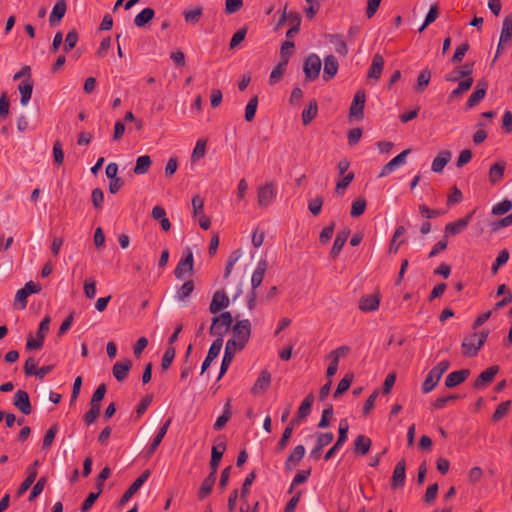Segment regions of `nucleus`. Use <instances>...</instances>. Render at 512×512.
<instances>
[{
  "instance_id": "obj_6",
  "label": "nucleus",
  "mask_w": 512,
  "mask_h": 512,
  "mask_svg": "<svg viewBox=\"0 0 512 512\" xmlns=\"http://www.w3.org/2000/svg\"><path fill=\"white\" fill-rule=\"evenodd\" d=\"M512 41V13L505 16L502 23V30L500 32L499 42L497 46L496 55L494 61L499 55L510 46Z\"/></svg>"
},
{
  "instance_id": "obj_28",
  "label": "nucleus",
  "mask_w": 512,
  "mask_h": 512,
  "mask_svg": "<svg viewBox=\"0 0 512 512\" xmlns=\"http://www.w3.org/2000/svg\"><path fill=\"white\" fill-rule=\"evenodd\" d=\"M452 153L449 150H442L434 158L431 165V170L435 173H441L447 163L451 160Z\"/></svg>"
},
{
  "instance_id": "obj_10",
  "label": "nucleus",
  "mask_w": 512,
  "mask_h": 512,
  "mask_svg": "<svg viewBox=\"0 0 512 512\" xmlns=\"http://www.w3.org/2000/svg\"><path fill=\"white\" fill-rule=\"evenodd\" d=\"M50 317L46 316L39 324V330L35 337H29L26 343V348L29 350L39 349L44 342L45 335L49 331Z\"/></svg>"
},
{
  "instance_id": "obj_11",
  "label": "nucleus",
  "mask_w": 512,
  "mask_h": 512,
  "mask_svg": "<svg viewBox=\"0 0 512 512\" xmlns=\"http://www.w3.org/2000/svg\"><path fill=\"white\" fill-rule=\"evenodd\" d=\"M349 350H350V348L348 346L344 345V346H340L337 349L331 351L327 355V358L330 360V363L326 370L327 377H332L336 374V372L338 370V365H339L340 359L345 357L348 354Z\"/></svg>"
},
{
  "instance_id": "obj_55",
  "label": "nucleus",
  "mask_w": 512,
  "mask_h": 512,
  "mask_svg": "<svg viewBox=\"0 0 512 512\" xmlns=\"http://www.w3.org/2000/svg\"><path fill=\"white\" fill-rule=\"evenodd\" d=\"M78 38V33L75 29L67 33L63 46V49L66 53L71 51L76 46Z\"/></svg>"
},
{
  "instance_id": "obj_22",
  "label": "nucleus",
  "mask_w": 512,
  "mask_h": 512,
  "mask_svg": "<svg viewBox=\"0 0 512 512\" xmlns=\"http://www.w3.org/2000/svg\"><path fill=\"white\" fill-rule=\"evenodd\" d=\"M384 68V58L379 53H376L372 58L371 66L369 67L367 78L378 81L381 77Z\"/></svg>"
},
{
  "instance_id": "obj_45",
  "label": "nucleus",
  "mask_w": 512,
  "mask_h": 512,
  "mask_svg": "<svg viewBox=\"0 0 512 512\" xmlns=\"http://www.w3.org/2000/svg\"><path fill=\"white\" fill-rule=\"evenodd\" d=\"M330 43H332L335 47V51L342 55L346 56L348 54V47L346 42L343 40L342 36L339 34L330 35Z\"/></svg>"
},
{
  "instance_id": "obj_42",
  "label": "nucleus",
  "mask_w": 512,
  "mask_h": 512,
  "mask_svg": "<svg viewBox=\"0 0 512 512\" xmlns=\"http://www.w3.org/2000/svg\"><path fill=\"white\" fill-rule=\"evenodd\" d=\"M231 415H232L231 401L228 400L224 405L222 415H220L214 423V429H216V430L222 429L226 425V423L229 421V419L231 418Z\"/></svg>"
},
{
  "instance_id": "obj_64",
  "label": "nucleus",
  "mask_w": 512,
  "mask_h": 512,
  "mask_svg": "<svg viewBox=\"0 0 512 512\" xmlns=\"http://www.w3.org/2000/svg\"><path fill=\"white\" fill-rule=\"evenodd\" d=\"M334 439V435L332 432H326V433H319L316 436V445L323 449L327 445H329Z\"/></svg>"
},
{
  "instance_id": "obj_15",
  "label": "nucleus",
  "mask_w": 512,
  "mask_h": 512,
  "mask_svg": "<svg viewBox=\"0 0 512 512\" xmlns=\"http://www.w3.org/2000/svg\"><path fill=\"white\" fill-rule=\"evenodd\" d=\"M225 450H226V444H225L224 440L217 439L216 443L212 446V449H211V461H210L211 472L210 473L217 474V469H218L219 463L221 461V458H222Z\"/></svg>"
},
{
  "instance_id": "obj_56",
  "label": "nucleus",
  "mask_w": 512,
  "mask_h": 512,
  "mask_svg": "<svg viewBox=\"0 0 512 512\" xmlns=\"http://www.w3.org/2000/svg\"><path fill=\"white\" fill-rule=\"evenodd\" d=\"M367 202L364 198L356 199L351 206L350 215L352 217H359L366 209Z\"/></svg>"
},
{
  "instance_id": "obj_37",
  "label": "nucleus",
  "mask_w": 512,
  "mask_h": 512,
  "mask_svg": "<svg viewBox=\"0 0 512 512\" xmlns=\"http://www.w3.org/2000/svg\"><path fill=\"white\" fill-rule=\"evenodd\" d=\"M151 164L152 160L149 155L139 156L136 160V165L133 169V172L136 175L146 174L149 171Z\"/></svg>"
},
{
  "instance_id": "obj_21",
  "label": "nucleus",
  "mask_w": 512,
  "mask_h": 512,
  "mask_svg": "<svg viewBox=\"0 0 512 512\" xmlns=\"http://www.w3.org/2000/svg\"><path fill=\"white\" fill-rule=\"evenodd\" d=\"M410 153V149H406L402 151L400 154L395 156L392 160H390L387 164H385L379 174V177L386 176L394 171L398 166L402 165L406 161L407 155Z\"/></svg>"
},
{
  "instance_id": "obj_14",
  "label": "nucleus",
  "mask_w": 512,
  "mask_h": 512,
  "mask_svg": "<svg viewBox=\"0 0 512 512\" xmlns=\"http://www.w3.org/2000/svg\"><path fill=\"white\" fill-rule=\"evenodd\" d=\"M365 92L364 90H358L354 95L352 104L350 106L349 114L350 117H355L360 120L364 117V107H365Z\"/></svg>"
},
{
  "instance_id": "obj_38",
  "label": "nucleus",
  "mask_w": 512,
  "mask_h": 512,
  "mask_svg": "<svg viewBox=\"0 0 512 512\" xmlns=\"http://www.w3.org/2000/svg\"><path fill=\"white\" fill-rule=\"evenodd\" d=\"M155 17V11L152 8H144L134 18V23L137 27H144Z\"/></svg>"
},
{
  "instance_id": "obj_59",
  "label": "nucleus",
  "mask_w": 512,
  "mask_h": 512,
  "mask_svg": "<svg viewBox=\"0 0 512 512\" xmlns=\"http://www.w3.org/2000/svg\"><path fill=\"white\" fill-rule=\"evenodd\" d=\"M439 15V11H438V6L435 4V5H432L430 7V10L428 11L426 17H425V20H424V23L422 24V26L419 28V32H423L424 29L429 25L431 24L432 22H434L436 20V18L438 17Z\"/></svg>"
},
{
  "instance_id": "obj_43",
  "label": "nucleus",
  "mask_w": 512,
  "mask_h": 512,
  "mask_svg": "<svg viewBox=\"0 0 512 512\" xmlns=\"http://www.w3.org/2000/svg\"><path fill=\"white\" fill-rule=\"evenodd\" d=\"M318 113V106L316 100L310 101L307 108L302 112V122L304 125H308Z\"/></svg>"
},
{
  "instance_id": "obj_17",
  "label": "nucleus",
  "mask_w": 512,
  "mask_h": 512,
  "mask_svg": "<svg viewBox=\"0 0 512 512\" xmlns=\"http://www.w3.org/2000/svg\"><path fill=\"white\" fill-rule=\"evenodd\" d=\"M406 481V463L405 460H400L394 467L393 475L391 478L392 488H402Z\"/></svg>"
},
{
  "instance_id": "obj_27",
  "label": "nucleus",
  "mask_w": 512,
  "mask_h": 512,
  "mask_svg": "<svg viewBox=\"0 0 512 512\" xmlns=\"http://www.w3.org/2000/svg\"><path fill=\"white\" fill-rule=\"evenodd\" d=\"M499 367L498 366H491L481 372L477 379L475 380L474 387L476 389H480L484 387L485 385L489 384L495 377V375L498 373Z\"/></svg>"
},
{
  "instance_id": "obj_13",
  "label": "nucleus",
  "mask_w": 512,
  "mask_h": 512,
  "mask_svg": "<svg viewBox=\"0 0 512 512\" xmlns=\"http://www.w3.org/2000/svg\"><path fill=\"white\" fill-rule=\"evenodd\" d=\"M276 187L273 182L266 183L258 189V204L261 207L269 206L276 197Z\"/></svg>"
},
{
  "instance_id": "obj_34",
  "label": "nucleus",
  "mask_w": 512,
  "mask_h": 512,
  "mask_svg": "<svg viewBox=\"0 0 512 512\" xmlns=\"http://www.w3.org/2000/svg\"><path fill=\"white\" fill-rule=\"evenodd\" d=\"M67 10V5L65 0H58L54 5L52 12L49 17L50 25L53 26L56 23L60 22V20L64 17Z\"/></svg>"
},
{
  "instance_id": "obj_52",
  "label": "nucleus",
  "mask_w": 512,
  "mask_h": 512,
  "mask_svg": "<svg viewBox=\"0 0 512 512\" xmlns=\"http://www.w3.org/2000/svg\"><path fill=\"white\" fill-rule=\"evenodd\" d=\"M349 425L346 419L340 420L339 423V435L336 441V447H341L347 440Z\"/></svg>"
},
{
  "instance_id": "obj_4",
  "label": "nucleus",
  "mask_w": 512,
  "mask_h": 512,
  "mask_svg": "<svg viewBox=\"0 0 512 512\" xmlns=\"http://www.w3.org/2000/svg\"><path fill=\"white\" fill-rule=\"evenodd\" d=\"M194 268V257L191 248L187 247L175 268V276L177 279H185L191 276Z\"/></svg>"
},
{
  "instance_id": "obj_18",
  "label": "nucleus",
  "mask_w": 512,
  "mask_h": 512,
  "mask_svg": "<svg viewBox=\"0 0 512 512\" xmlns=\"http://www.w3.org/2000/svg\"><path fill=\"white\" fill-rule=\"evenodd\" d=\"M380 296L378 294L364 295L359 300V309L363 312H374L379 308Z\"/></svg>"
},
{
  "instance_id": "obj_19",
  "label": "nucleus",
  "mask_w": 512,
  "mask_h": 512,
  "mask_svg": "<svg viewBox=\"0 0 512 512\" xmlns=\"http://www.w3.org/2000/svg\"><path fill=\"white\" fill-rule=\"evenodd\" d=\"M14 406L19 409L23 414L28 415L31 413V404L29 395L24 390H17L14 396Z\"/></svg>"
},
{
  "instance_id": "obj_9",
  "label": "nucleus",
  "mask_w": 512,
  "mask_h": 512,
  "mask_svg": "<svg viewBox=\"0 0 512 512\" xmlns=\"http://www.w3.org/2000/svg\"><path fill=\"white\" fill-rule=\"evenodd\" d=\"M41 291L40 285L34 283L33 281L27 282L23 288L19 289L15 295V306L23 310L27 305V297L31 294L39 293Z\"/></svg>"
},
{
  "instance_id": "obj_54",
  "label": "nucleus",
  "mask_w": 512,
  "mask_h": 512,
  "mask_svg": "<svg viewBox=\"0 0 512 512\" xmlns=\"http://www.w3.org/2000/svg\"><path fill=\"white\" fill-rule=\"evenodd\" d=\"M202 14L203 9L201 7H196L192 10L185 11L184 18L187 23L196 24L200 21Z\"/></svg>"
},
{
  "instance_id": "obj_49",
  "label": "nucleus",
  "mask_w": 512,
  "mask_h": 512,
  "mask_svg": "<svg viewBox=\"0 0 512 512\" xmlns=\"http://www.w3.org/2000/svg\"><path fill=\"white\" fill-rule=\"evenodd\" d=\"M353 381V374H346L338 383L337 388L334 392V397L337 398L339 395L346 392Z\"/></svg>"
},
{
  "instance_id": "obj_5",
  "label": "nucleus",
  "mask_w": 512,
  "mask_h": 512,
  "mask_svg": "<svg viewBox=\"0 0 512 512\" xmlns=\"http://www.w3.org/2000/svg\"><path fill=\"white\" fill-rule=\"evenodd\" d=\"M294 42L293 41H285L281 46V61L277 64V66L272 70L270 77H269V83L270 85H274L277 83L283 76V74L286 71L288 62H289V55L286 53V48H294Z\"/></svg>"
},
{
  "instance_id": "obj_24",
  "label": "nucleus",
  "mask_w": 512,
  "mask_h": 512,
  "mask_svg": "<svg viewBox=\"0 0 512 512\" xmlns=\"http://www.w3.org/2000/svg\"><path fill=\"white\" fill-rule=\"evenodd\" d=\"M338 61L333 55H328L324 58V70H323V80L329 81L335 77L338 72Z\"/></svg>"
},
{
  "instance_id": "obj_1",
  "label": "nucleus",
  "mask_w": 512,
  "mask_h": 512,
  "mask_svg": "<svg viewBox=\"0 0 512 512\" xmlns=\"http://www.w3.org/2000/svg\"><path fill=\"white\" fill-rule=\"evenodd\" d=\"M251 323L248 319L237 321L232 326V336L226 342L228 349L235 352L241 351L250 339Z\"/></svg>"
},
{
  "instance_id": "obj_33",
  "label": "nucleus",
  "mask_w": 512,
  "mask_h": 512,
  "mask_svg": "<svg viewBox=\"0 0 512 512\" xmlns=\"http://www.w3.org/2000/svg\"><path fill=\"white\" fill-rule=\"evenodd\" d=\"M349 235H350V231L348 229H343L342 231H340L337 234L336 239H335V241L333 243L332 249L330 251L331 257L335 258V257H337L340 254V252H341L344 244L346 243Z\"/></svg>"
},
{
  "instance_id": "obj_8",
  "label": "nucleus",
  "mask_w": 512,
  "mask_h": 512,
  "mask_svg": "<svg viewBox=\"0 0 512 512\" xmlns=\"http://www.w3.org/2000/svg\"><path fill=\"white\" fill-rule=\"evenodd\" d=\"M321 70V59L317 54H310L304 60L303 72L306 81H314L319 77Z\"/></svg>"
},
{
  "instance_id": "obj_29",
  "label": "nucleus",
  "mask_w": 512,
  "mask_h": 512,
  "mask_svg": "<svg viewBox=\"0 0 512 512\" xmlns=\"http://www.w3.org/2000/svg\"><path fill=\"white\" fill-rule=\"evenodd\" d=\"M470 371L468 369H462L458 371H453L445 379V386L448 388L456 387L466 380L469 376Z\"/></svg>"
},
{
  "instance_id": "obj_25",
  "label": "nucleus",
  "mask_w": 512,
  "mask_h": 512,
  "mask_svg": "<svg viewBox=\"0 0 512 512\" xmlns=\"http://www.w3.org/2000/svg\"><path fill=\"white\" fill-rule=\"evenodd\" d=\"M222 345L220 340H214L211 344L207 356L204 359L202 366H201V374H203L211 365V363L218 357Z\"/></svg>"
},
{
  "instance_id": "obj_63",
  "label": "nucleus",
  "mask_w": 512,
  "mask_h": 512,
  "mask_svg": "<svg viewBox=\"0 0 512 512\" xmlns=\"http://www.w3.org/2000/svg\"><path fill=\"white\" fill-rule=\"evenodd\" d=\"M468 50H469V44L467 42H464L461 45H459L456 48L454 55L451 58V62L452 63L461 62Z\"/></svg>"
},
{
  "instance_id": "obj_31",
  "label": "nucleus",
  "mask_w": 512,
  "mask_h": 512,
  "mask_svg": "<svg viewBox=\"0 0 512 512\" xmlns=\"http://www.w3.org/2000/svg\"><path fill=\"white\" fill-rule=\"evenodd\" d=\"M267 270V262L265 260H259L256 268L254 269L251 276V286L253 289L259 287L263 282L265 273Z\"/></svg>"
},
{
  "instance_id": "obj_16",
  "label": "nucleus",
  "mask_w": 512,
  "mask_h": 512,
  "mask_svg": "<svg viewBox=\"0 0 512 512\" xmlns=\"http://www.w3.org/2000/svg\"><path fill=\"white\" fill-rule=\"evenodd\" d=\"M150 476L149 470L144 471L127 489L120 499V505L126 504L131 497L142 487V485L148 480Z\"/></svg>"
},
{
  "instance_id": "obj_62",
  "label": "nucleus",
  "mask_w": 512,
  "mask_h": 512,
  "mask_svg": "<svg viewBox=\"0 0 512 512\" xmlns=\"http://www.w3.org/2000/svg\"><path fill=\"white\" fill-rule=\"evenodd\" d=\"M512 209V201L505 199L502 202L496 204L492 208V214L503 215Z\"/></svg>"
},
{
  "instance_id": "obj_53",
  "label": "nucleus",
  "mask_w": 512,
  "mask_h": 512,
  "mask_svg": "<svg viewBox=\"0 0 512 512\" xmlns=\"http://www.w3.org/2000/svg\"><path fill=\"white\" fill-rule=\"evenodd\" d=\"M509 260V252L504 249L499 252L498 256L496 257L494 263L492 264L491 270L492 273L495 275L497 274L499 268L503 265H505Z\"/></svg>"
},
{
  "instance_id": "obj_50",
  "label": "nucleus",
  "mask_w": 512,
  "mask_h": 512,
  "mask_svg": "<svg viewBox=\"0 0 512 512\" xmlns=\"http://www.w3.org/2000/svg\"><path fill=\"white\" fill-rule=\"evenodd\" d=\"M257 107H258V97L253 96L248 101V103L245 107V120L247 122H251L254 119L256 111H257Z\"/></svg>"
},
{
  "instance_id": "obj_60",
  "label": "nucleus",
  "mask_w": 512,
  "mask_h": 512,
  "mask_svg": "<svg viewBox=\"0 0 512 512\" xmlns=\"http://www.w3.org/2000/svg\"><path fill=\"white\" fill-rule=\"evenodd\" d=\"M205 153H206V141L200 139L196 142V145L193 149L192 156H191L192 161L194 162V161H197V160L203 158Z\"/></svg>"
},
{
  "instance_id": "obj_26",
  "label": "nucleus",
  "mask_w": 512,
  "mask_h": 512,
  "mask_svg": "<svg viewBox=\"0 0 512 512\" xmlns=\"http://www.w3.org/2000/svg\"><path fill=\"white\" fill-rule=\"evenodd\" d=\"M270 383H271L270 373L268 371H262L260 373L259 377L257 378V380L255 381V383L251 389V392L254 395H260L268 389V387L270 386Z\"/></svg>"
},
{
  "instance_id": "obj_46",
  "label": "nucleus",
  "mask_w": 512,
  "mask_h": 512,
  "mask_svg": "<svg viewBox=\"0 0 512 512\" xmlns=\"http://www.w3.org/2000/svg\"><path fill=\"white\" fill-rule=\"evenodd\" d=\"M472 85H473V78L472 77H469V78H466V79L460 81L458 86H457V88H455L450 93L449 97L451 99L460 97L463 93L468 91L472 87Z\"/></svg>"
},
{
  "instance_id": "obj_58",
  "label": "nucleus",
  "mask_w": 512,
  "mask_h": 512,
  "mask_svg": "<svg viewBox=\"0 0 512 512\" xmlns=\"http://www.w3.org/2000/svg\"><path fill=\"white\" fill-rule=\"evenodd\" d=\"M510 406H511L510 400L500 403L497 406L495 412L493 413L492 419L494 421H499L500 419H502L508 413Z\"/></svg>"
},
{
  "instance_id": "obj_7",
  "label": "nucleus",
  "mask_w": 512,
  "mask_h": 512,
  "mask_svg": "<svg viewBox=\"0 0 512 512\" xmlns=\"http://www.w3.org/2000/svg\"><path fill=\"white\" fill-rule=\"evenodd\" d=\"M350 166V162L347 158H343L338 162L337 169L339 174V180L336 184V192L342 193L353 181L354 173L349 172L345 174Z\"/></svg>"
},
{
  "instance_id": "obj_44",
  "label": "nucleus",
  "mask_w": 512,
  "mask_h": 512,
  "mask_svg": "<svg viewBox=\"0 0 512 512\" xmlns=\"http://www.w3.org/2000/svg\"><path fill=\"white\" fill-rule=\"evenodd\" d=\"M440 377L433 373L431 370L427 374L424 382L422 383V392L427 394L431 392L439 383Z\"/></svg>"
},
{
  "instance_id": "obj_47",
  "label": "nucleus",
  "mask_w": 512,
  "mask_h": 512,
  "mask_svg": "<svg viewBox=\"0 0 512 512\" xmlns=\"http://www.w3.org/2000/svg\"><path fill=\"white\" fill-rule=\"evenodd\" d=\"M314 401V397L312 394L308 395L301 403L298 408L297 418L302 419L307 417L311 412V407Z\"/></svg>"
},
{
  "instance_id": "obj_20",
  "label": "nucleus",
  "mask_w": 512,
  "mask_h": 512,
  "mask_svg": "<svg viewBox=\"0 0 512 512\" xmlns=\"http://www.w3.org/2000/svg\"><path fill=\"white\" fill-rule=\"evenodd\" d=\"M193 216L198 224H210V219L204 215V200L196 195L192 198Z\"/></svg>"
},
{
  "instance_id": "obj_51",
  "label": "nucleus",
  "mask_w": 512,
  "mask_h": 512,
  "mask_svg": "<svg viewBox=\"0 0 512 512\" xmlns=\"http://www.w3.org/2000/svg\"><path fill=\"white\" fill-rule=\"evenodd\" d=\"M194 290L192 281L185 282L177 291L176 298L178 301H184L190 297Z\"/></svg>"
},
{
  "instance_id": "obj_2",
  "label": "nucleus",
  "mask_w": 512,
  "mask_h": 512,
  "mask_svg": "<svg viewBox=\"0 0 512 512\" xmlns=\"http://www.w3.org/2000/svg\"><path fill=\"white\" fill-rule=\"evenodd\" d=\"M488 330L474 331L463 338L461 348L465 357H474L487 341Z\"/></svg>"
},
{
  "instance_id": "obj_32",
  "label": "nucleus",
  "mask_w": 512,
  "mask_h": 512,
  "mask_svg": "<svg viewBox=\"0 0 512 512\" xmlns=\"http://www.w3.org/2000/svg\"><path fill=\"white\" fill-rule=\"evenodd\" d=\"M18 90L21 96V104L24 106L27 105L31 99L33 91V81L31 80V78H27L24 81H22L18 86Z\"/></svg>"
},
{
  "instance_id": "obj_40",
  "label": "nucleus",
  "mask_w": 512,
  "mask_h": 512,
  "mask_svg": "<svg viewBox=\"0 0 512 512\" xmlns=\"http://www.w3.org/2000/svg\"><path fill=\"white\" fill-rule=\"evenodd\" d=\"M370 447L371 440L364 435H359L354 441V451L360 455L367 454L370 450Z\"/></svg>"
},
{
  "instance_id": "obj_12",
  "label": "nucleus",
  "mask_w": 512,
  "mask_h": 512,
  "mask_svg": "<svg viewBox=\"0 0 512 512\" xmlns=\"http://www.w3.org/2000/svg\"><path fill=\"white\" fill-rule=\"evenodd\" d=\"M229 283H225L223 289L220 291H216L212 297L209 310L213 314H217L222 309L228 307L229 298L226 295V290H228Z\"/></svg>"
},
{
  "instance_id": "obj_30",
  "label": "nucleus",
  "mask_w": 512,
  "mask_h": 512,
  "mask_svg": "<svg viewBox=\"0 0 512 512\" xmlns=\"http://www.w3.org/2000/svg\"><path fill=\"white\" fill-rule=\"evenodd\" d=\"M306 449L303 445H297L285 461L286 470L291 471L305 456Z\"/></svg>"
},
{
  "instance_id": "obj_39",
  "label": "nucleus",
  "mask_w": 512,
  "mask_h": 512,
  "mask_svg": "<svg viewBox=\"0 0 512 512\" xmlns=\"http://www.w3.org/2000/svg\"><path fill=\"white\" fill-rule=\"evenodd\" d=\"M216 481V474L210 473L202 482L198 495L200 499H204L210 494Z\"/></svg>"
},
{
  "instance_id": "obj_35",
  "label": "nucleus",
  "mask_w": 512,
  "mask_h": 512,
  "mask_svg": "<svg viewBox=\"0 0 512 512\" xmlns=\"http://www.w3.org/2000/svg\"><path fill=\"white\" fill-rule=\"evenodd\" d=\"M171 421H172L171 418L167 419L163 423V425L159 428V431L157 432L156 436L152 440L151 445L149 447V451H148L149 454H152L157 449V447L160 445L161 441L163 440V438L165 437V435L169 429Z\"/></svg>"
},
{
  "instance_id": "obj_57",
  "label": "nucleus",
  "mask_w": 512,
  "mask_h": 512,
  "mask_svg": "<svg viewBox=\"0 0 512 512\" xmlns=\"http://www.w3.org/2000/svg\"><path fill=\"white\" fill-rule=\"evenodd\" d=\"M101 492H102V484L100 483L98 485V491L97 492H91L88 495V497L85 499V501L83 502V504L81 506V511L82 512H87L92 507V505L95 503V501L97 500V498L99 497Z\"/></svg>"
},
{
  "instance_id": "obj_48",
  "label": "nucleus",
  "mask_w": 512,
  "mask_h": 512,
  "mask_svg": "<svg viewBox=\"0 0 512 512\" xmlns=\"http://www.w3.org/2000/svg\"><path fill=\"white\" fill-rule=\"evenodd\" d=\"M237 352L225 347L224 355L221 362L219 378H221L227 371L228 367L232 363L234 356Z\"/></svg>"
},
{
  "instance_id": "obj_36",
  "label": "nucleus",
  "mask_w": 512,
  "mask_h": 512,
  "mask_svg": "<svg viewBox=\"0 0 512 512\" xmlns=\"http://www.w3.org/2000/svg\"><path fill=\"white\" fill-rule=\"evenodd\" d=\"M506 163L504 161H499L493 164L489 169V180L492 184L498 183L504 175Z\"/></svg>"
},
{
  "instance_id": "obj_61",
  "label": "nucleus",
  "mask_w": 512,
  "mask_h": 512,
  "mask_svg": "<svg viewBox=\"0 0 512 512\" xmlns=\"http://www.w3.org/2000/svg\"><path fill=\"white\" fill-rule=\"evenodd\" d=\"M84 294L87 298L93 299L96 296V281L93 277H89L84 282Z\"/></svg>"
},
{
  "instance_id": "obj_23",
  "label": "nucleus",
  "mask_w": 512,
  "mask_h": 512,
  "mask_svg": "<svg viewBox=\"0 0 512 512\" xmlns=\"http://www.w3.org/2000/svg\"><path fill=\"white\" fill-rule=\"evenodd\" d=\"M132 367V362L129 359L118 361L113 365L112 373L115 379L122 382L128 376V373Z\"/></svg>"
},
{
  "instance_id": "obj_3",
  "label": "nucleus",
  "mask_w": 512,
  "mask_h": 512,
  "mask_svg": "<svg viewBox=\"0 0 512 512\" xmlns=\"http://www.w3.org/2000/svg\"><path fill=\"white\" fill-rule=\"evenodd\" d=\"M232 327V316L228 311L221 312L212 318L210 334L215 336V340H220L223 344V338Z\"/></svg>"
},
{
  "instance_id": "obj_41",
  "label": "nucleus",
  "mask_w": 512,
  "mask_h": 512,
  "mask_svg": "<svg viewBox=\"0 0 512 512\" xmlns=\"http://www.w3.org/2000/svg\"><path fill=\"white\" fill-rule=\"evenodd\" d=\"M430 79L431 71L428 68L421 70L417 77V83L415 86L416 92L422 93L429 85Z\"/></svg>"
}]
</instances>
